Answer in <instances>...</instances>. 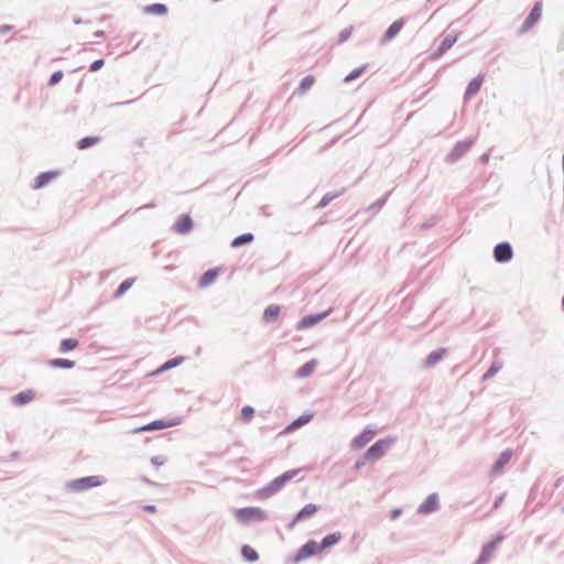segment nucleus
<instances>
[{
    "instance_id": "4468645a",
    "label": "nucleus",
    "mask_w": 564,
    "mask_h": 564,
    "mask_svg": "<svg viewBox=\"0 0 564 564\" xmlns=\"http://www.w3.org/2000/svg\"><path fill=\"white\" fill-rule=\"evenodd\" d=\"M438 508V498L436 495L429 496L420 506L419 511L422 513H430Z\"/></svg>"
},
{
    "instance_id": "473e14b6",
    "label": "nucleus",
    "mask_w": 564,
    "mask_h": 564,
    "mask_svg": "<svg viewBox=\"0 0 564 564\" xmlns=\"http://www.w3.org/2000/svg\"><path fill=\"white\" fill-rule=\"evenodd\" d=\"M183 360H184L183 357H177V358L170 359V360H167L166 362H164L161 366V368L158 370V372L165 371V370H169L171 368H174V367L181 365L183 362Z\"/></svg>"
},
{
    "instance_id": "f3484780",
    "label": "nucleus",
    "mask_w": 564,
    "mask_h": 564,
    "mask_svg": "<svg viewBox=\"0 0 564 564\" xmlns=\"http://www.w3.org/2000/svg\"><path fill=\"white\" fill-rule=\"evenodd\" d=\"M340 540H341V533L340 532H335V533L326 535L323 539L322 543H319L318 545L321 546V551H324L326 549H329V547L334 546Z\"/></svg>"
},
{
    "instance_id": "7ed1b4c3",
    "label": "nucleus",
    "mask_w": 564,
    "mask_h": 564,
    "mask_svg": "<svg viewBox=\"0 0 564 564\" xmlns=\"http://www.w3.org/2000/svg\"><path fill=\"white\" fill-rule=\"evenodd\" d=\"M394 443V438L388 437L376 442L366 452V459L378 460L384 456L390 446Z\"/></svg>"
},
{
    "instance_id": "f8f14e48",
    "label": "nucleus",
    "mask_w": 564,
    "mask_h": 564,
    "mask_svg": "<svg viewBox=\"0 0 564 564\" xmlns=\"http://www.w3.org/2000/svg\"><path fill=\"white\" fill-rule=\"evenodd\" d=\"M484 82V75H478L471 79L466 88L465 98L469 99L478 94Z\"/></svg>"
},
{
    "instance_id": "c756f323",
    "label": "nucleus",
    "mask_w": 564,
    "mask_h": 564,
    "mask_svg": "<svg viewBox=\"0 0 564 564\" xmlns=\"http://www.w3.org/2000/svg\"><path fill=\"white\" fill-rule=\"evenodd\" d=\"M241 553L243 555V557L249 561V562H254L258 560V553L256 550H253L251 546L249 545H243L242 549H241Z\"/></svg>"
},
{
    "instance_id": "aec40b11",
    "label": "nucleus",
    "mask_w": 564,
    "mask_h": 564,
    "mask_svg": "<svg viewBox=\"0 0 564 564\" xmlns=\"http://www.w3.org/2000/svg\"><path fill=\"white\" fill-rule=\"evenodd\" d=\"M217 276H218V269H210V270L206 271L203 274V276L200 278L199 286L200 288L208 286L209 284L215 282Z\"/></svg>"
},
{
    "instance_id": "9b49d317",
    "label": "nucleus",
    "mask_w": 564,
    "mask_h": 564,
    "mask_svg": "<svg viewBox=\"0 0 564 564\" xmlns=\"http://www.w3.org/2000/svg\"><path fill=\"white\" fill-rule=\"evenodd\" d=\"M329 312H325V313H322V314H317V315H308V316H305L303 317L299 324H297V328L299 329H304V328H307V327H312L314 326L315 324H317L318 322H321L324 317H326L328 315Z\"/></svg>"
},
{
    "instance_id": "412c9836",
    "label": "nucleus",
    "mask_w": 564,
    "mask_h": 564,
    "mask_svg": "<svg viewBox=\"0 0 564 564\" xmlns=\"http://www.w3.org/2000/svg\"><path fill=\"white\" fill-rule=\"evenodd\" d=\"M511 456H512V453L510 449L503 451L496 462V465L494 467V473L501 471V469L509 463Z\"/></svg>"
},
{
    "instance_id": "f704fd0d",
    "label": "nucleus",
    "mask_w": 564,
    "mask_h": 564,
    "mask_svg": "<svg viewBox=\"0 0 564 564\" xmlns=\"http://www.w3.org/2000/svg\"><path fill=\"white\" fill-rule=\"evenodd\" d=\"M314 83H315L314 76L308 75V76L304 77L302 79L301 84H300V87H299L300 91L301 93L306 91L307 89H310L314 85Z\"/></svg>"
},
{
    "instance_id": "4c0bfd02",
    "label": "nucleus",
    "mask_w": 564,
    "mask_h": 564,
    "mask_svg": "<svg viewBox=\"0 0 564 564\" xmlns=\"http://www.w3.org/2000/svg\"><path fill=\"white\" fill-rule=\"evenodd\" d=\"M104 66V59H97L90 65L91 72H97Z\"/></svg>"
},
{
    "instance_id": "6ab92c4d",
    "label": "nucleus",
    "mask_w": 564,
    "mask_h": 564,
    "mask_svg": "<svg viewBox=\"0 0 564 564\" xmlns=\"http://www.w3.org/2000/svg\"><path fill=\"white\" fill-rule=\"evenodd\" d=\"M318 510V507L313 503L306 505L303 509L300 510V512L296 514L294 522H299L303 519L310 518L313 514H315Z\"/></svg>"
},
{
    "instance_id": "e433bc0d",
    "label": "nucleus",
    "mask_w": 564,
    "mask_h": 564,
    "mask_svg": "<svg viewBox=\"0 0 564 564\" xmlns=\"http://www.w3.org/2000/svg\"><path fill=\"white\" fill-rule=\"evenodd\" d=\"M63 76H64V74L62 70H57V72L53 73V75L50 78V85H52V86L56 85L63 78Z\"/></svg>"
},
{
    "instance_id": "6e6552de",
    "label": "nucleus",
    "mask_w": 564,
    "mask_h": 564,
    "mask_svg": "<svg viewBox=\"0 0 564 564\" xmlns=\"http://www.w3.org/2000/svg\"><path fill=\"white\" fill-rule=\"evenodd\" d=\"M541 14H542V3L536 2L534 4L532 11L525 19L523 26H522V31H528L529 29H531L540 20Z\"/></svg>"
},
{
    "instance_id": "f03ea898",
    "label": "nucleus",
    "mask_w": 564,
    "mask_h": 564,
    "mask_svg": "<svg viewBox=\"0 0 564 564\" xmlns=\"http://www.w3.org/2000/svg\"><path fill=\"white\" fill-rule=\"evenodd\" d=\"M236 519L241 523H250L252 521H262L267 518V513L258 507L241 508L235 512Z\"/></svg>"
},
{
    "instance_id": "39448f33",
    "label": "nucleus",
    "mask_w": 564,
    "mask_h": 564,
    "mask_svg": "<svg viewBox=\"0 0 564 564\" xmlns=\"http://www.w3.org/2000/svg\"><path fill=\"white\" fill-rule=\"evenodd\" d=\"M321 552V546L317 542L308 541L299 550L297 554L295 555V562H300Z\"/></svg>"
},
{
    "instance_id": "423d86ee",
    "label": "nucleus",
    "mask_w": 564,
    "mask_h": 564,
    "mask_svg": "<svg viewBox=\"0 0 564 564\" xmlns=\"http://www.w3.org/2000/svg\"><path fill=\"white\" fill-rule=\"evenodd\" d=\"M512 249L509 243L502 242L495 247L494 256L498 262H507L512 258Z\"/></svg>"
},
{
    "instance_id": "9d476101",
    "label": "nucleus",
    "mask_w": 564,
    "mask_h": 564,
    "mask_svg": "<svg viewBox=\"0 0 564 564\" xmlns=\"http://www.w3.org/2000/svg\"><path fill=\"white\" fill-rule=\"evenodd\" d=\"M58 176V172H45L41 173L35 180L34 184L32 185L33 189H40L53 180H55Z\"/></svg>"
},
{
    "instance_id": "2eb2a0df",
    "label": "nucleus",
    "mask_w": 564,
    "mask_h": 564,
    "mask_svg": "<svg viewBox=\"0 0 564 564\" xmlns=\"http://www.w3.org/2000/svg\"><path fill=\"white\" fill-rule=\"evenodd\" d=\"M403 20L402 19H399L397 21H394L387 30L384 36H383V41L384 42H389L391 41L394 36H397L399 34V32L402 30L403 28Z\"/></svg>"
},
{
    "instance_id": "a878e982",
    "label": "nucleus",
    "mask_w": 564,
    "mask_h": 564,
    "mask_svg": "<svg viewBox=\"0 0 564 564\" xmlns=\"http://www.w3.org/2000/svg\"><path fill=\"white\" fill-rule=\"evenodd\" d=\"M100 141L99 137H85L77 142V147L80 150L87 149L97 144Z\"/></svg>"
},
{
    "instance_id": "c9c22d12",
    "label": "nucleus",
    "mask_w": 564,
    "mask_h": 564,
    "mask_svg": "<svg viewBox=\"0 0 564 564\" xmlns=\"http://www.w3.org/2000/svg\"><path fill=\"white\" fill-rule=\"evenodd\" d=\"M367 66L364 65L359 68H356L354 70H351L346 77H345V82L346 83H349L356 78H358L365 70H366Z\"/></svg>"
},
{
    "instance_id": "2f4dec72",
    "label": "nucleus",
    "mask_w": 564,
    "mask_h": 564,
    "mask_svg": "<svg viewBox=\"0 0 564 564\" xmlns=\"http://www.w3.org/2000/svg\"><path fill=\"white\" fill-rule=\"evenodd\" d=\"M133 283H134V279L124 280L117 289L115 296L116 297L122 296L133 285Z\"/></svg>"
},
{
    "instance_id": "1a4fd4ad",
    "label": "nucleus",
    "mask_w": 564,
    "mask_h": 564,
    "mask_svg": "<svg viewBox=\"0 0 564 564\" xmlns=\"http://www.w3.org/2000/svg\"><path fill=\"white\" fill-rule=\"evenodd\" d=\"M174 228L178 234H187L193 228V221L188 215H181L176 220Z\"/></svg>"
},
{
    "instance_id": "5701e85b",
    "label": "nucleus",
    "mask_w": 564,
    "mask_h": 564,
    "mask_svg": "<svg viewBox=\"0 0 564 564\" xmlns=\"http://www.w3.org/2000/svg\"><path fill=\"white\" fill-rule=\"evenodd\" d=\"M456 41H457V36H453V35L445 36L437 50L436 57L443 55L447 50H449L455 44Z\"/></svg>"
},
{
    "instance_id": "f257e3e1",
    "label": "nucleus",
    "mask_w": 564,
    "mask_h": 564,
    "mask_svg": "<svg viewBox=\"0 0 564 564\" xmlns=\"http://www.w3.org/2000/svg\"><path fill=\"white\" fill-rule=\"evenodd\" d=\"M300 473V469H291V470H288L285 471L284 474H282L281 476L274 478L271 484L263 490L259 491L258 492V496L260 498H267L269 497L270 495L279 491L283 486L284 484L292 479L293 477H295L297 474Z\"/></svg>"
},
{
    "instance_id": "4be33fe9",
    "label": "nucleus",
    "mask_w": 564,
    "mask_h": 564,
    "mask_svg": "<svg viewBox=\"0 0 564 564\" xmlns=\"http://www.w3.org/2000/svg\"><path fill=\"white\" fill-rule=\"evenodd\" d=\"M34 398V392L31 390L22 391L19 394L13 397V403L18 405H23L32 401Z\"/></svg>"
},
{
    "instance_id": "7c9ffc66",
    "label": "nucleus",
    "mask_w": 564,
    "mask_h": 564,
    "mask_svg": "<svg viewBox=\"0 0 564 564\" xmlns=\"http://www.w3.org/2000/svg\"><path fill=\"white\" fill-rule=\"evenodd\" d=\"M78 346V340L75 338H67L62 340L59 349L63 352L75 349Z\"/></svg>"
},
{
    "instance_id": "c85d7f7f",
    "label": "nucleus",
    "mask_w": 564,
    "mask_h": 564,
    "mask_svg": "<svg viewBox=\"0 0 564 564\" xmlns=\"http://www.w3.org/2000/svg\"><path fill=\"white\" fill-rule=\"evenodd\" d=\"M145 12L147 13H151V14H158V15H163L167 12V9L164 4H161V3H154V4H151V6H148L145 8Z\"/></svg>"
},
{
    "instance_id": "b1692460",
    "label": "nucleus",
    "mask_w": 564,
    "mask_h": 564,
    "mask_svg": "<svg viewBox=\"0 0 564 564\" xmlns=\"http://www.w3.org/2000/svg\"><path fill=\"white\" fill-rule=\"evenodd\" d=\"M446 350L444 348L432 351L426 358V366L432 367L436 362H438L445 355Z\"/></svg>"
},
{
    "instance_id": "79ce46f5",
    "label": "nucleus",
    "mask_w": 564,
    "mask_h": 564,
    "mask_svg": "<svg viewBox=\"0 0 564 564\" xmlns=\"http://www.w3.org/2000/svg\"><path fill=\"white\" fill-rule=\"evenodd\" d=\"M143 510L148 511V512H155V507L147 505V506L143 507Z\"/></svg>"
},
{
    "instance_id": "37998d69",
    "label": "nucleus",
    "mask_w": 564,
    "mask_h": 564,
    "mask_svg": "<svg viewBox=\"0 0 564 564\" xmlns=\"http://www.w3.org/2000/svg\"><path fill=\"white\" fill-rule=\"evenodd\" d=\"M496 372V369H494L492 367L488 370V372L486 373V377H489L491 375H494Z\"/></svg>"
},
{
    "instance_id": "cd10ccee",
    "label": "nucleus",
    "mask_w": 564,
    "mask_h": 564,
    "mask_svg": "<svg viewBox=\"0 0 564 564\" xmlns=\"http://www.w3.org/2000/svg\"><path fill=\"white\" fill-rule=\"evenodd\" d=\"M254 409L250 405H246L241 409V413H240V421L243 422V423H249L253 416H254Z\"/></svg>"
},
{
    "instance_id": "dca6fc26",
    "label": "nucleus",
    "mask_w": 564,
    "mask_h": 564,
    "mask_svg": "<svg viewBox=\"0 0 564 564\" xmlns=\"http://www.w3.org/2000/svg\"><path fill=\"white\" fill-rule=\"evenodd\" d=\"M281 312V307L276 304L269 305L263 312V321L265 323H271L278 319Z\"/></svg>"
},
{
    "instance_id": "58836bf2",
    "label": "nucleus",
    "mask_w": 564,
    "mask_h": 564,
    "mask_svg": "<svg viewBox=\"0 0 564 564\" xmlns=\"http://www.w3.org/2000/svg\"><path fill=\"white\" fill-rule=\"evenodd\" d=\"M367 462H370V459H366V454H365L360 459H358V460L356 462V464H355V468H356V469H360V468H362V467L367 464Z\"/></svg>"
},
{
    "instance_id": "ea45409f",
    "label": "nucleus",
    "mask_w": 564,
    "mask_h": 564,
    "mask_svg": "<svg viewBox=\"0 0 564 564\" xmlns=\"http://www.w3.org/2000/svg\"><path fill=\"white\" fill-rule=\"evenodd\" d=\"M335 196H328V195H325L322 200L319 202L318 206L321 207H325L328 202H330Z\"/></svg>"
},
{
    "instance_id": "0eeeda50",
    "label": "nucleus",
    "mask_w": 564,
    "mask_h": 564,
    "mask_svg": "<svg viewBox=\"0 0 564 564\" xmlns=\"http://www.w3.org/2000/svg\"><path fill=\"white\" fill-rule=\"evenodd\" d=\"M376 435V431L370 429V427H367L362 431L361 434H359L358 436H356L352 442H351V446L354 448H362L364 446H366Z\"/></svg>"
},
{
    "instance_id": "bb28decb",
    "label": "nucleus",
    "mask_w": 564,
    "mask_h": 564,
    "mask_svg": "<svg viewBox=\"0 0 564 564\" xmlns=\"http://www.w3.org/2000/svg\"><path fill=\"white\" fill-rule=\"evenodd\" d=\"M74 365H75L74 361L68 360V359H63V358H57V359H53V360L50 361V366L53 367V368L69 369V368H73Z\"/></svg>"
},
{
    "instance_id": "a211bd4d",
    "label": "nucleus",
    "mask_w": 564,
    "mask_h": 564,
    "mask_svg": "<svg viewBox=\"0 0 564 564\" xmlns=\"http://www.w3.org/2000/svg\"><path fill=\"white\" fill-rule=\"evenodd\" d=\"M316 367H317V360L312 359V360L307 361L306 364H304L301 368H299V370L296 371V376L299 378H306L314 372Z\"/></svg>"
},
{
    "instance_id": "393cba45",
    "label": "nucleus",
    "mask_w": 564,
    "mask_h": 564,
    "mask_svg": "<svg viewBox=\"0 0 564 564\" xmlns=\"http://www.w3.org/2000/svg\"><path fill=\"white\" fill-rule=\"evenodd\" d=\"M253 240V235L252 234H242L238 237H236L232 242H231V247L234 248H238L242 245H247V243H250L251 241Z\"/></svg>"
},
{
    "instance_id": "ddd939ff",
    "label": "nucleus",
    "mask_w": 564,
    "mask_h": 564,
    "mask_svg": "<svg viewBox=\"0 0 564 564\" xmlns=\"http://www.w3.org/2000/svg\"><path fill=\"white\" fill-rule=\"evenodd\" d=\"M312 414H304L294 420L292 423H290L283 431V434H290L294 432L295 430L300 429L301 426L305 425L312 420Z\"/></svg>"
},
{
    "instance_id": "a19ab883",
    "label": "nucleus",
    "mask_w": 564,
    "mask_h": 564,
    "mask_svg": "<svg viewBox=\"0 0 564 564\" xmlns=\"http://www.w3.org/2000/svg\"><path fill=\"white\" fill-rule=\"evenodd\" d=\"M401 513V510L400 509H394L391 511V519L394 520L397 519Z\"/></svg>"
},
{
    "instance_id": "72a5a7b5",
    "label": "nucleus",
    "mask_w": 564,
    "mask_h": 564,
    "mask_svg": "<svg viewBox=\"0 0 564 564\" xmlns=\"http://www.w3.org/2000/svg\"><path fill=\"white\" fill-rule=\"evenodd\" d=\"M170 426L167 423H165L164 421H153L152 423L141 427L139 431H154V430H162V429H165Z\"/></svg>"
},
{
    "instance_id": "20e7f679",
    "label": "nucleus",
    "mask_w": 564,
    "mask_h": 564,
    "mask_svg": "<svg viewBox=\"0 0 564 564\" xmlns=\"http://www.w3.org/2000/svg\"><path fill=\"white\" fill-rule=\"evenodd\" d=\"M102 480L99 476H88L72 480L67 484V488L74 492L85 491L89 488L100 486Z\"/></svg>"
},
{
    "instance_id": "c03bdc74",
    "label": "nucleus",
    "mask_w": 564,
    "mask_h": 564,
    "mask_svg": "<svg viewBox=\"0 0 564 564\" xmlns=\"http://www.w3.org/2000/svg\"><path fill=\"white\" fill-rule=\"evenodd\" d=\"M152 462H153L154 464H161V463H160V459H158V457L152 458Z\"/></svg>"
}]
</instances>
